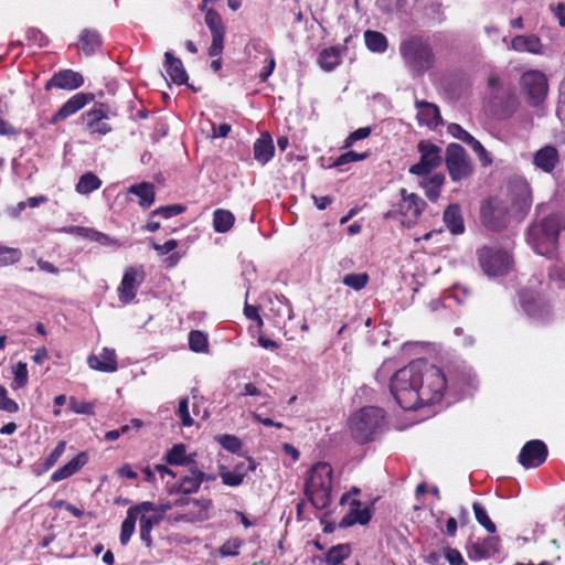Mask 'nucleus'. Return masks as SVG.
<instances>
[{"label":"nucleus","mask_w":565,"mask_h":565,"mask_svg":"<svg viewBox=\"0 0 565 565\" xmlns=\"http://www.w3.org/2000/svg\"><path fill=\"white\" fill-rule=\"evenodd\" d=\"M417 149L420 153V160L418 163L413 164L409 168V173L415 175H426L441 163V149L438 146L429 141L422 140L418 143Z\"/></svg>","instance_id":"9d476101"},{"label":"nucleus","mask_w":565,"mask_h":565,"mask_svg":"<svg viewBox=\"0 0 565 565\" xmlns=\"http://www.w3.org/2000/svg\"><path fill=\"white\" fill-rule=\"evenodd\" d=\"M102 185V180L93 172L84 173L77 184L76 191L79 194H89L90 192L99 189Z\"/></svg>","instance_id":"ea45409f"},{"label":"nucleus","mask_w":565,"mask_h":565,"mask_svg":"<svg viewBox=\"0 0 565 565\" xmlns=\"http://www.w3.org/2000/svg\"><path fill=\"white\" fill-rule=\"evenodd\" d=\"M164 67L171 81L177 85H183L188 82V74L180 58L170 52L164 53Z\"/></svg>","instance_id":"cd10ccee"},{"label":"nucleus","mask_w":565,"mask_h":565,"mask_svg":"<svg viewBox=\"0 0 565 565\" xmlns=\"http://www.w3.org/2000/svg\"><path fill=\"white\" fill-rule=\"evenodd\" d=\"M12 372L14 375L12 387L14 390L24 387L28 383V367L26 363L24 362H18L13 365Z\"/></svg>","instance_id":"49530a36"},{"label":"nucleus","mask_w":565,"mask_h":565,"mask_svg":"<svg viewBox=\"0 0 565 565\" xmlns=\"http://www.w3.org/2000/svg\"><path fill=\"white\" fill-rule=\"evenodd\" d=\"M547 457L546 445L537 439L527 441L521 449L519 462L524 468H536L541 466Z\"/></svg>","instance_id":"f8f14e48"},{"label":"nucleus","mask_w":565,"mask_h":565,"mask_svg":"<svg viewBox=\"0 0 565 565\" xmlns=\"http://www.w3.org/2000/svg\"><path fill=\"white\" fill-rule=\"evenodd\" d=\"M136 521H137V519H136V516L132 515V512L127 511V516L122 521L121 529H120L119 540H120L121 545H126L129 542L131 535L135 532Z\"/></svg>","instance_id":"a18cd8bd"},{"label":"nucleus","mask_w":565,"mask_h":565,"mask_svg":"<svg viewBox=\"0 0 565 565\" xmlns=\"http://www.w3.org/2000/svg\"><path fill=\"white\" fill-rule=\"evenodd\" d=\"M473 513L477 522L483 526L489 533H495V524L491 521L487 510L479 502L472 504Z\"/></svg>","instance_id":"a19ab883"},{"label":"nucleus","mask_w":565,"mask_h":565,"mask_svg":"<svg viewBox=\"0 0 565 565\" xmlns=\"http://www.w3.org/2000/svg\"><path fill=\"white\" fill-rule=\"evenodd\" d=\"M78 231L83 236L87 237L88 239L100 243L103 245L116 244L114 239H111L108 235L102 232L85 227H79Z\"/></svg>","instance_id":"8fccbe9b"},{"label":"nucleus","mask_w":565,"mask_h":565,"mask_svg":"<svg viewBox=\"0 0 565 565\" xmlns=\"http://www.w3.org/2000/svg\"><path fill=\"white\" fill-rule=\"evenodd\" d=\"M21 256L22 253L20 249L0 244V267L18 263Z\"/></svg>","instance_id":"c03bdc74"},{"label":"nucleus","mask_w":565,"mask_h":565,"mask_svg":"<svg viewBox=\"0 0 565 565\" xmlns=\"http://www.w3.org/2000/svg\"><path fill=\"white\" fill-rule=\"evenodd\" d=\"M235 217L227 210L217 209L213 213V227L217 233H226L234 225Z\"/></svg>","instance_id":"4c0bfd02"},{"label":"nucleus","mask_w":565,"mask_h":565,"mask_svg":"<svg viewBox=\"0 0 565 565\" xmlns=\"http://www.w3.org/2000/svg\"><path fill=\"white\" fill-rule=\"evenodd\" d=\"M477 256L480 267L490 277L507 275L513 267L509 250L499 246H483L477 250Z\"/></svg>","instance_id":"0eeeda50"},{"label":"nucleus","mask_w":565,"mask_h":565,"mask_svg":"<svg viewBox=\"0 0 565 565\" xmlns=\"http://www.w3.org/2000/svg\"><path fill=\"white\" fill-rule=\"evenodd\" d=\"M87 461L88 456L85 451L77 454L72 460L60 467L51 475V481L58 482L75 475L87 463Z\"/></svg>","instance_id":"393cba45"},{"label":"nucleus","mask_w":565,"mask_h":565,"mask_svg":"<svg viewBox=\"0 0 565 565\" xmlns=\"http://www.w3.org/2000/svg\"><path fill=\"white\" fill-rule=\"evenodd\" d=\"M448 131L452 137L459 139L470 146L472 150L479 156L480 160L483 161L484 164L491 162V159L488 156L484 147L473 136H471L468 131H466L460 125L451 124L448 127Z\"/></svg>","instance_id":"412c9836"},{"label":"nucleus","mask_w":565,"mask_h":565,"mask_svg":"<svg viewBox=\"0 0 565 565\" xmlns=\"http://www.w3.org/2000/svg\"><path fill=\"white\" fill-rule=\"evenodd\" d=\"M178 242L175 239H169L163 244H152V248L157 250L160 255H167L170 252H172L174 248H177Z\"/></svg>","instance_id":"69168bd1"},{"label":"nucleus","mask_w":565,"mask_h":565,"mask_svg":"<svg viewBox=\"0 0 565 565\" xmlns=\"http://www.w3.org/2000/svg\"><path fill=\"white\" fill-rule=\"evenodd\" d=\"M158 511L157 507L149 501H143L135 507H131L128 509V512H132V515L138 519L139 514L145 515V513L148 512H156Z\"/></svg>","instance_id":"680f3d73"},{"label":"nucleus","mask_w":565,"mask_h":565,"mask_svg":"<svg viewBox=\"0 0 565 565\" xmlns=\"http://www.w3.org/2000/svg\"><path fill=\"white\" fill-rule=\"evenodd\" d=\"M445 556L450 565H467L461 553L456 548H448Z\"/></svg>","instance_id":"0e129e2a"},{"label":"nucleus","mask_w":565,"mask_h":565,"mask_svg":"<svg viewBox=\"0 0 565 565\" xmlns=\"http://www.w3.org/2000/svg\"><path fill=\"white\" fill-rule=\"evenodd\" d=\"M498 546L499 539L494 536L486 539L482 543H472L468 552L469 558L473 561L488 558L498 552Z\"/></svg>","instance_id":"7c9ffc66"},{"label":"nucleus","mask_w":565,"mask_h":565,"mask_svg":"<svg viewBox=\"0 0 565 565\" xmlns=\"http://www.w3.org/2000/svg\"><path fill=\"white\" fill-rule=\"evenodd\" d=\"M275 147L269 134H263L254 143V158L266 164L274 156Z\"/></svg>","instance_id":"2f4dec72"},{"label":"nucleus","mask_w":565,"mask_h":565,"mask_svg":"<svg viewBox=\"0 0 565 565\" xmlns=\"http://www.w3.org/2000/svg\"><path fill=\"white\" fill-rule=\"evenodd\" d=\"M384 424V412L374 406L361 408L350 419L352 437L361 444L372 440Z\"/></svg>","instance_id":"423d86ee"},{"label":"nucleus","mask_w":565,"mask_h":565,"mask_svg":"<svg viewBox=\"0 0 565 565\" xmlns=\"http://www.w3.org/2000/svg\"><path fill=\"white\" fill-rule=\"evenodd\" d=\"M205 11L206 13L204 21L212 35V43L209 47V55L212 57L220 56L224 49L225 28L220 14L216 11L213 9H206Z\"/></svg>","instance_id":"9b49d317"},{"label":"nucleus","mask_w":565,"mask_h":565,"mask_svg":"<svg viewBox=\"0 0 565 565\" xmlns=\"http://www.w3.org/2000/svg\"><path fill=\"white\" fill-rule=\"evenodd\" d=\"M93 370L111 373L117 370V356L113 349L104 348L99 355H90L87 360Z\"/></svg>","instance_id":"5701e85b"},{"label":"nucleus","mask_w":565,"mask_h":565,"mask_svg":"<svg viewBox=\"0 0 565 565\" xmlns=\"http://www.w3.org/2000/svg\"><path fill=\"white\" fill-rule=\"evenodd\" d=\"M177 414L180 417L183 426L189 427V426H191L193 424V419H192V417L190 416V413H189V402H188V398H182L179 402Z\"/></svg>","instance_id":"bf43d9fd"},{"label":"nucleus","mask_w":565,"mask_h":565,"mask_svg":"<svg viewBox=\"0 0 565 565\" xmlns=\"http://www.w3.org/2000/svg\"><path fill=\"white\" fill-rule=\"evenodd\" d=\"M446 166L452 181H461L472 173V166L463 147L450 143L446 149Z\"/></svg>","instance_id":"1a4fd4ad"},{"label":"nucleus","mask_w":565,"mask_h":565,"mask_svg":"<svg viewBox=\"0 0 565 565\" xmlns=\"http://www.w3.org/2000/svg\"><path fill=\"white\" fill-rule=\"evenodd\" d=\"M220 477L225 486L237 487L244 481V473L241 471V467L237 466L234 471H228L224 467H221Z\"/></svg>","instance_id":"37998d69"},{"label":"nucleus","mask_w":565,"mask_h":565,"mask_svg":"<svg viewBox=\"0 0 565 565\" xmlns=\"http://www.w3.org/2000/svg\"><path fill=\"white\" fill-rule=\"evenodd\" d=\"M340 49L331 46L328 49H323L318 58V63L320 67L327 72L332 71L335 66L340 64Z\"/></svg>","instance_id":"e433bc0d"},{"label":"nucleus","mask_w":565,"mask_h":565,"mask_svg":"<svg viewBox=\"0 0 565 565\" xmlns=\"http://www.w3.org/2000/svg\"><path fill=\"white\" fill-rule=\"evenodd\" d=\"M183 211H184V207L182 205L174 204V205L161 206V207L154 210L152 212V215H159L163 218H169V217L181 214Z\"/></svg>","instance_id":"13d9d810"},{"label":"nucleus","mask_w":565,"mask_h":565,"mask_svg":"<svg viewBox=\"0 0 565 565\" xmlns=\"http://www.w3.org/2000/svg\"><path fill=\"white\" fill-rule=\"evenodd\" d=\"M364 40L366 47L372 52L383 53L387 50V39L381 32L367 30L364 32Z\"/></svg>","instance_id":"58836bf2"},{"label":"nucleus","mask_w":565,"mask_h":565,"mask_svg":"<svg viewBox=\"0 0 565 565\" xmlns=\"http://www.w3.org/2000/svg\"><path fill=\"white\" fill-rule=\"evenodd\" d=\"M194 457V454H186V446L184 444H175L166 452L164 460L168 465L189 468L195 465Z\"/></svg>","instance_id":"c85d7f7f"},{"label":"nucleus","mask_w":565,"mask_h":565,"mask_svg":"<svg viewBox=\"0 0 565 565\" xmlns=\"http://www.w3.org/2000/svg\"><path fill=\"white\" fill-rule=\"evenodd\" d=\"M531 203L529 184L524 181H516L503 198H491L482 204L480 211L482 223L491 230L503 228L510 215L522 217L529 211Z\"/></svg>","instance_id":"f03ea898"},{"label":"nucleus","mask_w":565,"mask_h":565,"mask_svg":"<svg viewBox=\"0 0 565 565\" xmlns=\"http://www.w3.org/2000/svg\"><path fill=\"white\" fill-rule=\"evenodd\" d=\"M415 107L417 109V120L420 126L435 129L443 122L437 105L426 100H416Z\"/></svg>","instance_id":"f3484780"},{"label":"nucleus","mask_w":565,"mask_h":565,"mask_svg":"<svg viewBox=\"0 0 565 565\" xmlns=\"http://www.w3.org/2000/svg\"><path fill=\"white\" fill-rule=\"evenodd\" d=\"M399 54L413 76L424 75L435 63L433 46L422 36L411 35L404 39L399 44Z\"/></svg>","instance_id":"7ed1b4c3"},{"label":"nucleus","mask_w":565,"mask_h":565,"mask_svg":"<svg viewBox=\"0 0 565 565\" xmlns=\"http://www.w3.org/2000/svg\"><path fill=\"white\" fill-rule=\"evenodd\" d=\"M0 409L8 413H15L19 411L18 404L8 397L7 390L0 385Z\"/></svg>","instance_id":"4d7b16f0"},{"label":"nucleus","mask_w":565,"mask_h":565,"mask_svg":"<svg viewBox=\"0 0 565 565\" xmlns=\"http://www.w3.org/2000/svg\"><path fill=\"white\" fill-rule=\"evenodd\" d=\"M243 544V541L239 539H231L226 541L221 547H220V554L222 556H236L239 553V548Z\"/></svg>","instance_id":"864d4df0"},{"label":"nucleus","mask_w":565,"mask_h":565,"mask_svg":"<svg viewBox=\"0 0 565 565\" xmlns=\"http://www.w3.org/2000/svg\"><path fill=\"white\" fill-rule=\"evenodd\" d=\"M443 218L451 234L459 235L465 232L463 218L459 205L450 204L445 210Z\"/></svg>","instance_id":"473e14b6"},{"label":"nucleus","mask_w":565,"mask_h":565,"mask_svg":"<svg viewBox=\"0 0 565 565\" xmlns=\"http://www.w3.org/2000/svg\"><path fill=\"white\" fill-rule=\"evenodd\" d=\"M70 408L75 414L94 415V405L92 403L77 401L74 397L70 401Z\"/></svg>","instance_id":"6e6d98bb"},{"label":"nucleus","mask_w":565,"mask_h":565,"mask_svg":"<svg viewBox=\"0 0 565 565\" xmlns=\"http://www.w3.org/2000/svg\"><path fill=\"white\" fill-rule=\"evenodd\" d=\"M202 484V470L195 465L188 468V473L182 476L170 493L192 494L196 493Z\"/></svg>","instance_id":"dca6fc26"},{"label":"nucleus","mask_w":565,"mask_h":565,"mask_svg":"<svg viewBox=\"0 0 565 565\" xmlns=\"http://www.w3.org/2000/svg\"><path fill=\"white\" fill-rule=\"evenodd\" d=\"M447 382L439 367L416 360L392 376L390 391L403 409L413 411L439 402Z\"/></svg>","instance_id":"f257e3e1"},{"label":"nucleus","mask_w":565,"mask_h":565,"mask_svg":"<svg viewBox=\"0 0 565 565\" xmlns=\"http://www.w3.org/2000/svg\"><path fill=\"white\" fill-rule=\"evenodd\" d=\"M87 461L88 456L85 451L77 454L72 460L60 467L51 475V481L58 482L75 475L87 463Z\"/></svg>","instance_id":"bb28decb"},{"label":"nucleus","mask_w":565,"mask_h":565,"mask_svg":"<svg viewBox=\"0 0 565 565\" xmlns=\"http://www.w3.org/2000/svg\"><path fill=\"white\" fill-rule=\"evenodd\" d=\"M332 468L327 462L315 465L306 482V494L317 509H326L331 503Z\"/></svg>","instance_id":"39448f33"},{"label":"nucleus","mask_w":565,"mask_h":565,"mask_svg":"<svg viewBox=\"0 0 565 565\" xmlns=\"http://www.w3.org/2000/svg\"><path fill=\"white\" fill-rule=\"evenodd\" d=\"M510 49L516 52H527L535 55L544 54L540 38L533 34L514 36L511 40Z\"/></svg>","instance_id":"b1692460"},{"label":"nucleus","mask_w":565,"mask_h":565,"mask_svg":"<svg viewBox=\"0 0 565 565\" xmlns=\"http://www.w3.org/2000/svg\"><path fill=\"white\" fill-rule=\"evenodd\" d=\"M84 84V77L73 70H64L55 73L45 84V89H76Z\"/></svg>","instance_id":"2eb2a0df"},{"label":"nucleus","mask_w":565,"mask_h":565,"mask_svg":"<svg viewBox=\"0 0 565 565\" xmlns=\"http://www.w3.org/2000/svg\"><path fill=\"white\" fill-rule=\"evenodd\" d=\"M108 116L103 106L94 107L83 115L85 128L90 135L104 136L111 130Z\"/></svg>","instance_id":"4468645a"},{"label":"nucleus","mask_w":565,"mask_h":565,"mask_svg":"<svg viewBox=\"0 0 565 565\" xmlns=\"http://www.w3.org/2000/svg\"><path fill=\"white\" fill-rule=\"evenodd\" d=\"M550 277L553 281L565 282V264L554 266L550 270Z\"/></svg>","instance_id":"338daca9"},{"label":"nucleus","mask_w":565,"mask_h":565,"mask_svg":"<svg viewBox=\"0 0 565 565\" xmlns=\"http://www.w3.org/2000/svg\"><path fill=\"white\" fill-rule=\"evenodd\" d=\"M371 131L370 127H361L356 129L347 137L344 147H351L358 140L367 138L371 135Z\"/></svg>","instance_id":"052dcab7"},{"label":"nucleus","mask_w":565,"mask_h":565,"mask_svg":"<svg viewBox=\"0 0 565 565\" xmlns=\"http://www.w3.org/2000/svg\"><path fill=\"white\" fill-rule=\"evenodd\" d=\"M26 38L30 42L42 47L46 44V39L43 33L38 29H29L26 31Z\"/></svg>","instance_id":"e2e57ef3"},{"label":"nucleus","mask_w":565,"mask_h":565,"mask_svg":"<svg viewBox=\"0 0 565 565\" xmlns=\"http://www.w3.org/2000/svg\"><path fill=\"white\" fill-rule=\"evenodd\" d=\"M244 313L248 319L257 321L259 326L263 324V320L258 312V307L245 303Z\"/></svg>","instance_id":"774afa93"},{"label":"nucleus","mask_w":565,"mask_h":565,"mask_svg":"<svg viewBox=\"0 0 565 565\" xmlns=\"http://www.w3.org/2000/svg\"><path fill=\"white\" fill-rule=\"evenodd\" d=\"M562 228L563 221L561 216L551 214L530 226L527 243L539 255L552 256L556 249L558 234Z\"/></svg>","instance_id":"20e7f679"},{"label":"nucleus","mask_w":565,"mask_h":565,"mask_svg":"<svg viewBox=\"0 0 565 565\" xmlns=\"http://www.w3.org/2000/svg\"><path fill=\"white\" fill-rule=\"evenodd\" d=\"M217 440L224 449L231 452H237L242 448L241 440L233 435H221Z\"/></svg>","instance_id":"5fc2aeb1"},{"label":"nucleus","mask_w":565,"mask_h":565,"mask_svg":"<svg viewBox=\"0 0 565 565\" xmlns=\"http://www.w3.org/2000/svg\"><path fill=\"white\" fill-rule=\"evenodd\" d=\"M521 305L524 311L533 319H544L548 313V308L545 305L539 303L532 295L522 294L520 296Z\"/></svg>","instance_id":"f704fd0d"},{"label":"nucleus","mask_w":565,"mask_h":565,"mask_svg":"<svg viewBox=\"0 0 565 565\" xmlns=\"http://www.w3.org/2000/svg\"><path fill=\"white\" fill-rule=\"evenodd\" d=\"M138 271L128 267L122 276L121 282L118 287L119 300L127 305L131 302L137 296V289L141 282V279H138Z\"/></svg>","instance_id":"a211bd4d"},{"label":"nucleus","mask_w":565,"mask_h":565,"mask_svg":"<svg viewBox=\"0 0 565 565\" xmlns=\"http://www.w3.org/2000/svg\"><path fill=\"white\" fill-rule=\"evenodd\" d=\"M102 42V36L96 30L84 29L76 45L85 55H92L100 47Z\"/></svg>","instance_id":"c756f323"},{"label":"nucleus","mask_w":565,"mask_h":565,"mask_svg":"<svg viewBox=\"0 0 565 565\" xmlns=\"http://www.w3.org/2000/svg\"><path fill=\"white\" fill-rule=\"evenodd\" d=\"M92 97L88 94L77 93L65 102L60 109L49 120L51 125H55L61 120L68 118L81 110Z\"/></svg>","instance_id":"6ab92c4d"},{"label":"nucleus","mask_w":565,"mask_h":565,"mask_svg":"<svg viewBox=\"0 0 565 565\" xmlns=\"http://www.w3.org/2000/svg\"><path fill=\"white\" fill-rule=\"evenodd\" d=\"M369 157V152H355V151H347L344 153H342L341 156H339V158L335 160L334 162V166H344V164H348V163H351V162H355V161H362L364 159H366Z\"/></svg>","instance_id":"603ef678"},{"label":"nucleus","mask_w":565,"mask_h":565,"mask_svg":"<svg viewBox=\"0 0 565 565\" xmlns=\"http://www.w3.org/2000/svg\"><path fill=\"white\" fill-rule=\"evenodd\" d=\"M350 554V548L348 545L340 544L333 546L329 550L327 554V563L330 565H338L344 558H347Z\"/></svg>","instance_id":"de8ad7c7"},{"label":"nucleus","mask_w":565,"mask_h":565,"mask_svg":"<svg viewBox=\"0 0 565 565\" xmlns=\"http://www.w3.org/2000/svg\"><path fill=\"white\" fill-rule=\"evenodd\" d=\"M520 86L529 104L532 106L541 104L545 99L548 90L545 74L537 70L524 72L520 77Z\"/></svg>","instance_id":"6e6552de"},{"label":"nucleus","mask_w":565,"mask_h":565,"mask_svg":"<svg viewBox=\"0 0 565 565\" xmlns=\"http://www.w3.org/2000/svg\"><path fill=\"white\" fill-rule=\"evenodd\" d=\"M66 448V441L61 440L57 443L56 447L51 451V454L45 458L43 462L44 470H50L57 460L62 457Z\"/></svg>","instance_id":"3c124183"},{"label":"nucleus","mask_w":565,"mask_h":565,"mask_svg":"<svg viewBox=\"0 0 565 565\" xmlns=\"http://www.w3.org/2000/svg\"><path fill=\"white\" fill-rule=\"evenodd\" d=\"M87 461L88 456L85 451L77 454L72 460L60 467L51 475V481L58 482L75 475L87 463Z\"/></svg>","instance_id":"a878e982"},{"label":"nucleus","mask_w":565,"mask_h":565,"mask_svg":"<svg viewBox=\"0 0 565 565\" xmlns=\"http://www.w3.org/2000/svg\"><path fill=\"white\" fill-rule=\"evenodd\" d=\"M402 200L397 204L396 210L388 211L386 216L392 213H399L409 221H414L419 216L423 210L426 206V202L415 193H408L405 189H401L399 191Z\"/></svg>","instance_id":"ddd939ff"},{"label":"nucleus","mask_w":565,"mask_h":565,"mask_svg":"<svg viewBox=\"0 0 565 565\" xmlns=\"http://www.w3.org/2000/svg\"><path fill=\"white\" fill-rule=\"evenodd\" d=\"M162 521V515H141L140 516V539L150 547L152 544L151 531Z\"/></svg>","instance_id":"c9c22d12"},{"label":"nucleus","mask_w":565,"mask_h":565,"mask_svg":"<svg viewBox=\"0 0 565 565\" xmlns=\"http://www.w3.org/2000/svg\"><path fill=\"white\" fill-rule=\"evenodd\" d=\"M559 163V153L554 146H544L533 156V164L536 169L552 173Z\"/></svg>","instance_id":"aec40b11"},{"label":"nucleus","mask_w":565,"mask_h":565,"mask_svg":"<svg viewBox=\"0 0 565 565\" xmlns=\"http://www.w3.org/2000/svg\"><path fill=\"white\" fill-rule=\"evenodd\" d=\"M343 284L354 290H361L365 287L369 281V275L366 273L361 274H348L343 277Z\"/></svg>","instance_id":"09e8293b"},{"label":"nucleus","mask_w":565,"mask_h":565,"mask_svg":"<svg viewBox=\"0 0 565 565\" xmlns=\"http://www.w3.org/2000/svg\"><path fill=\"white\" fill-rule=\"evenodd\" d=\"M371 520V511L367 507H363L359 500H352L350 503L349 512L343 516L340 522L341 527H349L356 523L365 525Z\"/></svg>","instance_id":"4be33fe9"},{"label":"nucleus","mask_w":565,"mask_h":565,"mask_svg":"<svg viewBox=\"0 0 565 565\" xmlns=\"http://www.w3.org/2000/svg\"><path fill=\"white\" fill-rule=\"evenodd\" d=\"M207 335L199 330L191 331L189 334V347L192 351L202 353L207 351Z\"/></svg>","instance_id":"79ce46f5"},{"label":"nucleus","mask_w":565,"mask_h":565,"mask_svg":"<svg viewBox=\"0 0 565 565\" xmlns=\"http://www.w3.org/2000/svg\"><path fill=\"white\" fill-rule=\"evenodd\" d=\"M127 191H128V193H131V194H135L138 196V199H139L138 203L142 209L150 207L154 202L156 191H154L153 184L150 182H141L138 184H132L128 188Z\"/></svg>","instance_id":"72a5a7b5"}]
</instances>
